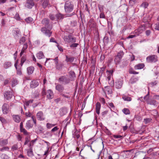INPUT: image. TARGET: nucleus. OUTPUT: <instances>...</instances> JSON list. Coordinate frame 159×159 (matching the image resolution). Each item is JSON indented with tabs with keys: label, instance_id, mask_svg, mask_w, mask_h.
Masks as SVG:
<instances>
[{
	"label": "nucleus",
	"instance_id": "obj_1",
	"mask_svg": "<svg viewBox=\"0 0 159 159\" xmlns=\"http://www.w3.org/2000/svg\"><path fill=\"white\" fill-rule=\"evenodd\" d=\"M64 10L66 14L72 12L74 8V2L68 0L65 2L64 4Z\"/></svg>",
	"mask_w": 159,
	"mask_h": 159
},
{
	"label": "nucleus",
	"instance_id": "obj_2",
	"mask_svg": "<svg viewBox=\"0 0 159 159\" xmlns=\"http://www.w3.org/2000/svg\"><path fill=\"white\" fill-rule=\"evenodd\" d=\"M64 41L66 43H75L76 42V38L69 34L68 36H65L63 38Z\"/></svg>",
	"mask_w": 159,
	"mask_h": 159
},
{
	"label": "nucleus",
	"instance_id": "obj_3",
	"mask_svg": "<svg viewBox=\"0 0 159 159\" xmlns=\"http://www.w3.org/2000/svg\"><path fill=\"white\" fill-rule=\"evenodd\" d=\"M55 64L56 69L58 70H61L64 66L63 63L62 62H58V57H57L53 59Z\"/></svg>",
	"mask_w": 159,
	"mask_h": 159
},
{
	"label": "nucleus",
	"instance_id": "obj_4",
	"mask_svg": "<svg viewBox=\"0 0 159 159\" xmlns=\"http://www.w3.org/2000/svg\"><path fill=\"white\" fill-rule=\"evenodd\" d=\"M41 23L44 25L45 27L46 28H48V29L51 30L52 25L50 23V20L46 18L43 19L41 21Z\"/></svg>",
	"mask_w": 159,
	"mask_h": 159
},
{
	"label": "nucleus",
	"instance_id": "obj_5",
	"mask_svg": "<svg viewBox=\"0 0 159 159\" xmlns=\"http://www.w3.org/2000/svg\"><path fill=\"white\" fill-rule=\"evenodd\" d=\"M146 61L148 63L155 62L157 61V57L155 55L148 56L146 58Z\"/></svg>",
	"mask_w": 159,
	"mask_h": 159
},
{
	"label": "nucleus",
	"instance_id": "obj_6",
	"mask_svg": "<svg viewBox=\"0 0 159 159\" xmlns=\"http://www.w3.org/2000/svg\"><path fill=\"white\" fill-rule=\"evenodd\" d=\"M47 29H48L46 28L42 27L41 29V31L46 36L48 37H50L52 34V32L50 31L51 30L48 29L47 30Z\"/></svg>",
	"mask_w": 159,
	"mask_h": 159
},
{
	"label": "nucleus",
	"instance_id": "obj_7",
	"mask_svg": "<svg viewBox=\"0 0 159 159\" xmlns=\"http://www.w3.org/2000/svg\"><path fill=\"white\" fill-rule=\"evenodd\" d=\"M34 5V3L33 0H26L25 4V7L29 9H31Z\"/></svg>",
	"mask_w": 159,
	"mask_h": 159
},
{
	"label": "nucleus",
	"instance_id": "obj_8",
	"mask_svg": "<svg viewBox=\"0 0 159 159\" xmlns=\"http://www.w3.org/2000/svg\"><path fill=\"white\" fill-rule=\"evenodd\" d=\"M9 105L6 103L3 104L2 107V110L3 113L4 114L8 113L9 112Z\"/></svg>",
	"mask_w": 159,
	"mask_h": 159
},
{
	"label": "nucleus",
	"instance_id": "obj_9",
	"mask_svg": "<svg viewBox=\"0 0 159 159\" xmlns=\"http://www.w3.org/2000/svg\"><path fill=\"white\" fill-rule=\"evenodd\" d=\"M123 84V81L122 79H117L115 82L116 88L118 89H120Z\"/></svg>",
	"mask_w": 159,
	"mask_h": 159
},
{
	"label": "nucleus",
	"instance_id": "obj_10",
	"mask_svg": "<svg viewBox=\"0 0 159 159\" xmlns=\"http://www.w3.org/2000/svg\"><path fill=\"white\" fill-rule=\"evenodd\" d=\"M59 82H62L64 83L65 84H67L70 83V80L69 79L67 78L64 76H61L58 79Z\"/></svg>",
	"mask_w": 159,
	"mask_h": 159
},
{
	"label": "nucleus",
	"instance_id": "obj_11",
	"mask_svg": "<svg viewBox=\"0 0 159 159\" xmlns=\"http://www.w3.org/2000/svg\"><path fill=\"white\" fill-rule=\"evenodd\" d=\"M12 94L10 91H5L4 93V96L7 100L11 99L12 97Z\"/></svg>",
	"mask_w": 159,
	"mask_h": 159
},
{
	"label": "nucleus",
	"instance_id": "obj_12",
	"mask_svg": "<svg viewBox=\"0 0 159 159\" xmlns=\"http://www.w3.org/2000/svg\"><path fill=\"white\" fill-rule=\"evenodd\" d=\"M37 118L38 120H43L45 119V117L43 112L40 111L38 112L36 115Z\"/></svg>",
	"mask_w": 159,
	"mask_h": 159
},
{
	"label": "nucleus",
	"instance_id": "obj_13",
	"mask_svg": "<svg viewBox=\"0 0 159 159\" xmlns=\"http://www.w3.org/2000/svg\"><path fill=\"white\" fill-rule=\"evenodd\" d=\"M104 91L105 93L111 94L112 92V89L111 87L109 86H105L104 88Z\"/></svg>",
	"mask_w": 159,
	"mask_h": 159
},
{
	"label": "nucleus",
	"instance_id": "obj_14",
	"mask_svg": "<svg viewBox=\"0 0 159 159\" xmlns=\"http://www.w3.org/2000/svg\"><path fill=\"white\" fill-rule=\"evenodd\" d=\"M70 76V81H73L74 80L76 77L75 74V72L72 70H71L69 72Z\"/></svg>",
	"mask_w": 159,
	"mask_h": 159
},
{
	"label": "nucleus",
	"instance_id": "obj_15",
	"mask_svg": "<svg viewBox=\"0 0 159 159\" xmlns=\"http://www.w3.org/2000/svg\"><path fill=\"white\" fill-rule=\"evenodd\" d=\"M46 96L48 99H52L53 97V93L51 90H48L46 93Z\"/></svg>",
	"mask_w": 159,
	"mask_h": 159
},
{
	"label": "nucleus",
	"instance_id": "obj_16",
	"mask_svg": "<svg viewBox=\"0 0 159 159\" xmlns=\"http://www.w3.org/2000/svg\"><path fill=\"white\" fill-rule=\"evenodd\" d=\"M55 88L56 90L60 92H62L64 89L63 86L60 84L57 85L56 86Z\"/></svg>",
	"mask_w": 159,
	"mask_h": 159
},
{
	"label": "nucleus",
	"instance_id": "obj_17",
	"mask_svg": "<svg viewBox=\"0 0 159 159\" xmlns=\"http://www.w3.org/2000/svg\"><path fill=\"white\" fill-rule=\"evenodd\" d=\"M75 59V57L71 56H66L65 61L67 62H73Z\"/></svg>",
	"mask_w": 159,
	"mask_h": 159
},
{
	"label": "nucleus",
	"instance_id": "obj_18",
	"mask_svg": "<svg viewBox=\"0 0 159 159\" xmlns=\"http://www.w3.org/2000/svg\"><path fill=\"white\" fill-rule=\"evenodd\" d=\"M13 120L17 123H19L21 120L20 116L18 115H14L12 116Z\"/></svg>",
	"mask_w": 159,
	"mask_h": 159
},
{
	"label": "nucleus",
	"instance_id": "obj_19",
	"mask_svg": "<svg viewBox=\"0 0 159 159\" xmlns=\"http://www.w3.org/2000/svg\"><path fill=\"white\" fill-rule=\"evenodd\" d=\"M8 143L7 139H0V145L1 146H5Z\"/></svg>",
	"mask_w": 159,
	"mask_h": 159
},
{
	"label": "nucleus",
	"instance_id": "obj_20",
	"mask_svg": "<svg viewBox=\"0 0 159 159\" xmlns=\"http://www.w3.org/2000/svg\"><path fill=\"white\" fill-rule=\"evenodd\" d=\"M34 70V68L32 66L28 67L27 69L28 74L29 75L32 74L33 73Z\"/></svg>",
	"mask_w": 159,
	"mask_h": 159
},
{
	"label": "nucleus",
	"instance_id": "obj_21",
	"mask_svg": "<svg viewBox=\"0 0 159 159\" xmlns=\"http://www.w3.org/2000/svg\"><path fill=\"white\" fill-rule=\"evenodd\" d=\"M39 85L38 82L35 80H33L31 82L30 87L31 88H35Z\"/></svg>",
	"mask_w": 159,
	"mask_h": 159
},
{
	"label": "nucleus",
	"instance_id": "obj_22",
	"mask_svg": "<svg viewBox=\"0 0 159 159\" xmlns=\"http://www.w3.org/2000/svg\"><path fill=\"white\" fill-rule=\"evenodd\" d=\"M144 66L143 63H139L134 66V68L135 70H139L143 69Z\"/></svg>",
	"mask_w": 159,
	"mask_h": 159
},
{
	"label": "nucleus",
	"instance_id": "obj_23",
	"mask_svg": "<svg viewBox=\"0 0 159 159\" xmlns=\"http://www.w3.org/2000/svg\"><path fill=\"white\" fill-rule=\"evenodd\" d=\"M101 107V104L99 102H97L96 105V109L97 113L99 115L100 113V110Z\"/></svg>",
	"mask_w": 159,
	"mask_h": 159
},
{
	"label": "nucleus",
	"instance_id": "obj_24",
	"mask_svg": "<svg viewBox=\"0 0 159 159\" xmlns=\"http://www.w3.org/2000/svg\"><path fill=\"white\" fill-rule=\"evenodd\" d=\"M37 57L39 59H43L44 58V56L43 52L42 51L39 52L36 54Z\"/></svg>",
	"mask_w": 159,
	"mask_h": 159
},
{
	"label": "nucleus",
	"instance_id": "obj_25",
	"mask_svg": "<svg viewBox=\"0 0 159 159\" xmlns=\"http://www.w3.org/2000/svg\"><path fill=\"white\" fill-rule=\"evenodd\" d=\"M27 154L29 157H32L34 156L33 151V149H29L26 150Z\"/></svg>",
	"mask_w": 159,
	"mask_h": 159
},
{
	"label": "nucleus",
	"instance_id": "obj_26",
	"mask_svg": "<svg viewBox=\"0 0 159 159\" xmlns=\"http://www.w3.org/2000/svg\"><path fill=\"white\" fill-rule=\"evenodd\" d=\"M145 29V26L144 25H142L137 30L138 32H139V34L141 33Z\"/></svg>",
	"mask_w": 159,
	"mask_h": 159
},
{
	"label": "nucleus",
	"instance_id": "obj_27",
	"mask_svg": "<svg viewBox=\"0 0 159 159\" xmlns=\"http://www.w3.org/2000/svg\"><path fill=\"white\" fill-rule=\"evenodd\" d=\"M56 20L62 19L64 18L63 15L61 13H58L56 15Z\"/></svg>",
	"mask_w": 159,
	"mask_h": 159
},
{
	"label": "nucleus",
	"instance_id": "obj_28",
	"mask_svg": "<svg viewBox=\"0 0 159 159\" xmlns=\"http://www.w3.org/2000/svg\"><path fill=\"white\" fill-rule=\"evenodd\" d=\"M31 121L30 120H29L27 121L26 125V128L30 129L33 127V125L31 124Z\"/></svg>",
	"mask_w": 159,
	"mask_h": 159
},
{
	"label": "nucleus",
	"instance_id": "obj_29",
	"mask_svg": "<svg viewBox=\"0 0 159 159\" xmlns=\"http://www.w3.org/2000/svg\"><path fill=\"white\" fill-rule=\"evenodd\" d=\"M11 66V63L10 61H7L4 64V67L5 69H7Z\"/></svg>",
	"mask_w": 159,
	"mask_h": 159
},
{
	"label": "nucleus",
	"instance_id": "obj_30",
	"mask_svg": "<svg viewBox=\"0 0 159 159\" xmlns=\"http://www.w3.org/2000/svg\"><path fill=\"white\" fill-rule=\"evenodd\" d=\"M124 55V52L123 51H120L119 52L116 57L119 58V59H121L123 55Z\"/></svg>",
	"mask_w": 159,
	"mask_h": 159
},
{
	"label": "nucleus",
	"instance_id": "obj_31",
	"mask_svg": "<svg viewBox=\"0 0 159 159\" xmlns=\"http://www.w3.org/2000/svg\"><path fill=\"white\" fill-rule=\"evenodd\" d=\"M3 147L0 148V151L1 152H4L5 151H8L9 148L8 147L2 146Z\"/></svg>",
	"mask_w": 159,
	"mask_h": 159
},
{
	"label": "nucleus",
	"instance_id": "obj_32",
	"mask_svg": "<svg viewBox=\"0 0 159 159\" xmlns=\"http://www.w3.org/2000/svg\"><path fill=\"white\" fill-rule=\"evenodd\" d=\"M122 98L124 100L127 101H130L132 100L130 97L126 96H123Z\"/></svg>",
	"mask_w": 159,
	"mask_h": 159
},
{
	"label": "nucleus",
	"instance_id": "obj_33",
	"mask_svg": "<svg viewBox=\"0 0 159 159\" xmlns=\"http://www.w3.org/2000/svg\"><path fill=\"white\" fill-rule=\"evenodd\" d=\"M48 0H44L43 2V3L42 5L43 7L45 8L48 6Z\"/></svg>",
	"mask_w": 159,
	"mask_h": 159
},
{
	"label": "nucleus",
	"instance_id": "obj_34",
	"mask_svg": "<svg viewBox=\"0 0 159 159\" xmlns=\"http://www.w3.org/2000/svg\"><path fill=\"white\" fill-rule=\"evenodd\" d=\"M25 20L27 23H30L33 21V19L31 17H30L26 18Z\"/></svg>",
	"mask_w": 159,
	"mask_h": 159
},
{
	"label": "nucleus",
	"instance_id": "obj_35",
	"mask_svg": "<svg viewBox=\"0 0 159 159\" xmlns=\"http://www.w3.org/2000/svg\"><path fill=\"white\" fill-rule=\"evenodd\" d=\"M33 99H30L27 101H25L24 102V104H25L26 106H28L30 104L32 103L33 102Z\"/></svg>",
	"mask_w": 159,
	"mask_h": 159
},
{
	"label": "nucleus",
	"instance_id": "obj_36",
	"mask_svg": "<svg viewBox=\"0 0 159 159\" xmlns=\"http://www.w3.org/2000/svg\"><path fill=\"white\" fill-rule=\"evenodd\" d=\"M49 18L52 20H56V15L50 14L49 16Z\"/></svg>",
	"mask_w": 159,
	"mask_h": 159
},
{
	"label": "nucleus",
	"instance_id": "obj_37",
	"mask_svg": "<svg viewBox=\"0 0 159 159\" xmlns=\"http://www.w3.org/2000/svg\"><path fill=\"white\" fill-rule=\"evenodd\" d=\"M26 60V56H23L21 58V63L20 65L21 66H22L23 64L24 63L25 61Z\"/></svg>",
	"mask_w": 159,
	"mask_h": 159
},
{
	"label": "nucleus",
	"instance_id": "obj_38",
	"mask_svg": "<svg viewBox=\"0 0 159 159\" xmlns=\"http://www.w3.org/2000/svg\"><path fill=\"white\" fill-rule=\"evenodd\" d=\"M18 147L17 144H15L12 146L11 148V150L12 151H14L15 150L18 149Z\"/></svg>",
	"mask_w": 159,
	"mask_h": 159
},
{
	"label": "nucleus",
	"instance_id": "obj_39",
	"mask_svg": "<svg viewBox=\"0 0 159 159\" xmlns=\"http://www.w3.org/2000/svg\"><path fill=\"white\" fill-rule=\"evenodd\" d=\"M123 112L125 115H128L130 114V111L128 108H125L122 110Z\"/></svg>",
	"mask_w": 159,
	"mask_h": 159
},
{
	"label": "nucleus",
	"instance_id": "obj_40",
	"mask_svg": "<svg viewBox=\"0 0 159 159\" xmlns=\"http://www.w3.org/2000/svg\"><path fill=\"white\" fill-rule=\"evenodd\" d=\"M12 87H14L17 85L18 84L17 80L16 79H13L12 80Z\"/></svg>",
	"mask_w": 159,
	"mask_h": 159
},
{
	"label": "nucleus",
	"instance_id": "obj_41",
	"mask_svg": "<svg viewBox=\"0 0 159 159\" xmlns=\"http://www.w3.org/2000/svg\"><path fill=\"white\" fill-rule=\"evenodd\" d=\"M56 125V124H51L49 123H47L46 124V127L47 128L50 129L52 127Z\"/></svg>",
	"mask_w": 159,
	"mask_h": 159
},
{
	"label": "nucleus",
	"instance_id": "obj_42",
	"mask_svg": "<svg viewBox=\"0 0 159 159\" xmlns=\"http://www.w3.org/2000/svg\"><path fill=\"white\" fill-rule=\"evenodd\" d=\"M14 34L16 36H19L20 35V30L18 29H16L14 32Z\"/></svg>",
	"mask_w": 159,
	"mask_h": 159
},
{
	"label": "nucleus",
	"instance_id": "obj_43",
	"mask_svg": "<svg viewBox=\"0 0 159 159\" xmlns=\"http://www.w3.org/2000/svg\"><path fill=\"white\" fill-rule=\"evenodd\" d=\"M129 3L130 5L133 6L135 3H137V0H130Z\"/></svg>",
	"mask_w": 159,
	"mask_h": 159
},
{
	"label": "nucleus",
	"instance_id": "obj_44",
	"mask_svg": "<svg viewBox=\"0 0 159 159\" xmlns=\"http://www.w3.org/2000/svg\"><path fill=\"white\" fill-rule=\"evenodd\" d=\"M25 41V37H22L20 40L19 43L21 44L24 43Z\"/></svg>",
	"mask_w": 159,
	"mask_h": 159
},
{
	"label": "nucleus",
	"instance_id": "obj_45",
	"mask_svg": "<svg viewBox=\"0 0 159 159\" xmlns=\"http://www.w3.org/2000/svg\"><path fill=\"white\" fill-rule=\"evenodd\" d=\"M79 45L78 43H73L70 45V47L72 48H75L77 47Z\"/></svg>",
	"mask_w": 159,
	"mask_h": 159
},
{
	"label": "nucleus",
	"instance_id": "obj_46",
	"mask_svg": "<svg viewBox=\"0 0 159 159\" xmlns=\"http://www.w3.org/2000/svg\"><path fill=\"white\" fill-rule=\"evenodd\" d=\"M17 74L18 75H22V72L21 70V68L19 67V68L16 69Z\"/></svg>",
	"mask_w": 159,
	"mask_h": 159
},
{
	"label": "nucleus",
	"instance_id": "obj_47",
	"mask_svg": "<svg viewBox=\"0 0 159 159\" xmlns=\"http://www.w3.org/2000/svg\"><path fill=\"white\" fill-rule=\"evenodd\" d=\"M30 138L29 137H27L25 138V141L24 143V145H26L30 142Z\"/></svg>",
	"mask_w": 159,
	"mask_h": 159
},
{
	"label": "nucleus",
	"instance_id": "obj_48",
	"mask_svg": "<svg viewBox=\"0 0 159 159\" xmlns=\"http://www.w3.org/2000/svg\"><path fill=\"white\" fill-rule=\"evenodd\" d=\"M157 84V81H154L153 82H152L148 84V85H150L152 87H153L154 86L156 85Z\"/></svg>",
	"mask_w": 159,
	"mask_h": 159
},
{
	"label": "nucleus",
	"instance_id": "obj_49",
	"mask_svg": "<svg viewBox=\"0 0 159 159\" xmlns=\"http://www.w3.org/2000/svg\"><path fill=\"white\" fill-rule=\"evenodd\" d=\"M148 6V3L147 2H144L142 3L141 6L144 7V8H146Z\"/></svg>",
	"mask_w": 159,
	"mask_h": 159
},
{
	"label": "nucleus",
	"instance_id": "obj_50",
	"mask_svg": "<svg viewBox=\"0 0 159 159\" xmlns=\"http://www.w3.org/2000/svg\"><path fill=\"white\" fill-rule=\"evenodd\" d=\"M121 60V59H119V58L116 57L114 61L116 63V64H118L120 62Z\"/></svg>",
	"mask_w": 159,
	"mask_h": 159
},
{
	"label": "nucleus",
	"instance_id": "obj_51",
	"mask_svg": "<svg viewBox=\"0 0 159 159\" xmlns=\"http://www.w3.org/2000/svg\"><path fill=\"white\" fill-rule=\"evenodd\" d=\"M152 119L150 118H146L144 119V122L146 124L149 123L152 120Z\"/></svg>",
	"mask_w": 159,
	"mask_h": 159
},
{
	"label": "nucleus",
	"instance_id": "obj_52",
	"mask_svg": "<svg viewBox=\"0 0 159 159\" xmlns=\"http://www.w3.org/2000/svg\"><path fill=\"white\" fill-rule=\"evenodd\" d=\"M20 131L21 132H23L25 134L27 135L28 134V133L26 131V130L24 128H22V129H20Z\"/></svg>",
	"mask_w": 159,
	"mask_h": 159
},
{
	"label": "nucleus",
	"instance_id": "obj_53",
	"mask_svg": "<svg viewBox=\"0 0 159 159\" xmlns=\"http://www.w3.org/2000/svg\"><path fill=\"white\" fill-rule=\"evenodd\" d=\"M154 28L156 30L159 31V22H157L155 25Z\"/></svg>",
	"mask_w": 159,
	"mask_h": 159
},
{
	"label": "nucleus",
	"instance_id": "obj_54",
	"mask_svg": "<svg viewBox=\"0 0 159 159\" xmlns=\"http://www.w3.org/2000/svg\"><path fill=\"white\" fill-rule=\"evenodd\" d=\"M149 92L148 91V94L143 98L144 99L146 100V101L148 100L149 98Z\"/></svg>",
	"mask_w": 159,
	"mask_h": 159
},
{
	"label": "nucleus",
	"instance_id": "obj_55",
	"mask_svg": "<svg viewBox=\"0 0 159 159\" xmlns=\"http://www.w3.org/2000/svg\"><path fill=\"white\" fill-rule=\"evenodd\" d=\"M74 138L78 139L80 137V135L79 134H78L75 132L74 133Z\"/></svg>",
	"mask_w": 159,
	"mask_h": 159
},
{
	"label": "nucleus",
	"instance_id": "obj_56",
	"mask_svg": "<svg viewBox=\"0 0 159 159\" xmlns=\"http://www.w3.org/2000/svg\"><path fill=\"white\" fill-rule=\"evenodd\" d=\"M59 129V128L57 127V126H55L54 128H53L51 130V132H54L56 131Z\"/></svg>",
	"mask_w": 159,
	"mask_h": 159
},
{
	"label": "nucleus",
	"instance_id": "obj_57",
	"mask_svg": "<svg viewBox=\"0 0 159 159\" xmlns=\"http://www.w3.org/2000/svg\"><path fill=\"white\" fill-rule=\"evenodd\" d=\"M156 102L155 100H151L149 102V104L150 105H155L156 104Z\"/></svg>",
	"mask_w": 159,
	"mask_h": 159
},
{
	"label": "nucleus",
	"instance_id": "obj_58",
	"mask_svg": "<svg viewBox=\"0 0 159 159\" xmlns=\"http://www.w3.org/2000/svg\"><path fill=\"white\" fill-rule=\"evenodd\" d=\"M0 120L2 123H4L6 122V120L3 117H0Z\"/></svg>",
	"mask_w": 159,
	"mask_h": 159
},
{
	"label": "nucleus",
	"instance_id": "obj_59",
	"mask_svg": "<svg viewBox=\"0 0 159 159\" xmlns=\"http://www.w3.org/2000/svg\"><path fill=\"white\" fill-rule=\"evenodd\" d=\"M26 52V50L22 48V49L21 50V51L20 52V57H21L22 55L23 54V53L24 52Z\"/></svg>",
	"mask_w": 159,
	"mask_h": 159
},
{
	"label": "nucleus",
	"instance_id": "obj_60",
	"mask_svg": "<svg viewBox=\"0 0 159 159\" xmlns=\"http://www.w3.org/2000/svg\"><path fill=\"white\" fill-rule=\"evenodd\" d=\"M99 17L100 18H105V16L104 13L101 12L100 14Z\"/></svg>",
	"mask_w": 159,
	"mask_h": 159
},
{
	"label": "nucleus",
	"instance_id": "obj_61",
	"mask_svg": "<svg viewBox=\"0 0 159 159\" xmlns=\"http://www.w3.org/2000/svg\"><path fill=\"white\" fill-rule=\"evenodd\" d=\"M28 46L27 43H26L24 44L23 48L26 50V49H27L28 48Z\"/></svg>",
	"mask_w": 159,
	"mask_h": 159
},
{
	"label": "nucleus",
	"instance_id": "obj_62",
	"mask_svg": "<svg viewBox=\"0 0 159 159\" xmlns=\"http://www.w3.org/2000/svg\"><path fill=\"white\" fill-rule=\"evenodd\" d=\"M37 65L39 67H40V69L41 71L42 70H43L44 69V68L39 63H37Z\"/></svg>",
	"mask_w": 159,
	"mask_h": 159
},
{
	"label": "nucleus",
	"instance_id": "obj_63",
	"mask_svg": "<svg viewBox=\"0 0 159 159\" xmlns=\"http://www.w3.org/2000/svg\"><path fill=\"white\" fill-rule=\"evenodd\" d=\"M109 106L110 108H113V109H114V106L112 102L110 103L109 104Z\"/></svg>",
	"mask_w": 159,
	"mask_h": 159
},
{
	"label": "nucleus",
	"instance_id": "obj_64",
	"mask_svg": "<svg viewBox=\"0 0 159 159\" xmlns=\"http://www.w3.org/2000/svg\"><path fill=\"white\" fill-rule=\"evenodd\" d=\"M25 116L28 117H30L31 116V114L29 112H26L25 113Z\"/></svg>",
	"mask_w": 159,
	"mask_h": 159
}]
</instances>
